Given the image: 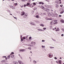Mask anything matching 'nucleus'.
<instances>
[{
    "instance_id": "obj_1",
    "label": "nucleus",
    "mask_w": 64,
    "mask_h": 64,
    "mask_svg": "<svg viewBox=\"0 0 64 64\" xmlns=\"http://www.w3.org/2000/svg\"><path fill=\"white\" fill-rule=\"evenodd\" d=\"M44 10L46 12H49V10L48 8L44 9Z\"/></svg>"
},
{
    "instance_id": "obj_2",
    "label": "nucleus",
    "mask_w": 64,
    "mask_h": 64,
    "mask_svg": "<svg viewBox=\"0 0 64 64\" xmlns=\"http://www.w3.org/2000/svg\"><path fill=\"white\" fill-rule=\"evenodd\" d=\"M13 63L15 64H18V62L16 61H14L13 62Z\"/></svg>"
},
{
    "instance_id": "obj_3",
    "label": "nucleus",
    "mask_w": 64,
    "mask_h": 64,
    "mask_svg": "<svg viewBox=\"0 0 64 64\" xmlns=\"http://www.w3.org/2000/svg\"><path fill=\"white\" fill-rule=\"evenodd\" d=\"M25 14V12H22L21 14V16H23Z\"/></svg>"
},
{
    "instance_id": "obj_4",
    "label": "nucleus",
    "mask_w": 64,
    "mask_h": 64,
    "mask_svg": "<svg viewBox=\"0 0 64 64\" xmlns=\"http://www.w3.org/2000/svg\"><path fill=\"white\" fill-rule=\"evenodd\" d=\"M45 19L46 20H52V19H50L49 18H48L46 17L45 18Z\"/></svg>"
},
{
    "instance_id": "obj_5",
    "label": "nucleus",
    "mask_w": 64,
    "mask_h": 64,
    "mask_svg": "<svg viewBox=\"0 0 64 64\" xmlns=\"http://www.w3.org/2000/svg\"><path fill=\"white\" fill-rule=\"evenodd\" d=\"M18 62H19L20 64H22L23 62L22 61L20 60H18Z\"/></svg>"
},
{
    "instance_id": "obj_6",
    "label": "nucleus",
    "mask_w": 64,
    "mask_h": 64,
    "mask_svg": "<svg viewBox=\"0 0 64 64\" xmlns=\"http://www.w3.org/2000/svg\"><path fill=\"white\" fill-rule=\"evenodd\" d=\"M33 7H34V6L32 4H30V8H32Z\"/></svg>"
},
{
    "instance_id": "obj_7",
    "label": "nucleus",
    "mask_w": 64,
    "mask_h": 64,
    "mask_svg": "<svg viewBox=\"0 0 64 64\" xmlns=\"http://www.w3.org/2000/svg\"><path fill=\"white\" fill-rule=\"evenodd\" d=\"M38 30L39 31H44V30L41 29H38Z\"/></svg>"
},
{
    "instance_id": "obj_8",
    "label": "nucleus",
    "mask_w": 64,
    "mask_h": 64,
    "mask_svg": "<svg viewBox=\"0 0 64 64\" xmlns=\"http://www.w3.org/2000/svg\"><path fill=\"white\" fill-rule=\"evenodd\" d=\"M36 43L35 42H31V44H33V45H35Z\"/></svg>"
},
{
    "instance_id": "obj_9",
    "label": "nucleus",
    "mask_w": 64,
    "mask_h": 64,
    "mask_svg": "<svg viewBox=\"0 0 64 64\" xmlns=\"http://www.w3.org/2000/svg\"><path fill=\"white\" fill-rule=\"evenodd\" d=\"M45 7H46L47 8H50V6H48V5H46L45 6Z\"/></svg>"
},
{
    "instance_id": "obj_10",
    "label": "nucleus",
    "mask_w": 64,
    "mask_h": 64,
    "mask_svg": "<svg viewBox=\"0 0 64 64\" xmlns=\"http://www.w3.org/2000/svg\"><path fill=\"white\" fill-rule=\"evenodd\" d=\"M30 24L32 25H35V23L33 22H30Z\"/></svg>"
},
{
    "instance_id": "obj_11",
    "label": "nucleus",
    "mask_w": 64,
    "mask_h": 64,
    "mask_svg": "<svg viewBox=\"0 0 64 64\" xmlns=\"http://www.w3.org/2000/svg\"><path fill=\"white\" fill-rule=\"evenodd\" d=\"M40 8H42V9H43V10H44L45 8H44V7H43V6H40Z\"/></svg>"
},
{
    "instance_id": "obj_12",
    "label": "nucleus",
    "mask_w": 64,
    "mask_h": 64,
    "mask_svg": "<svg viewBox=\"0 0 64 64\" xmlns=\"http://www.w3.org/2000/svg\"><path fill=\"white\" fill-rule=\"evenodd\" d=\"M32 4V5H33V6H35V5H36V3H35V2H33Z\"/></svg>"
},
{
    "instance_id": "obj_13",
    "label": "nucleus",
    "mask_w": 64,
    "mask_h": 64,
    "mask_svg": "<svg viewBox=\"0 0 64 64\" xmlns=\"http://www.w3.org/2000/svg\"><path fill=\"white\" fill-rule=\"evenodd\" d=\"M51 14H52L51 16H52V17H55V15H54V14H53V13L52 12Z\"/></svg>"
},
{
    "instance_id": "obj_14",
    "label": "nucleus",
    "mask_w": 64,
    "mask_h": 64,
    "mask_svg": "<svg viewBox=\"0 0 64 64\" xmlns=\"http://www.w3.org/2000/svg\"><path fill=\"white\" fill-rule=\"evenodd\" d=\"M33 63H34V64H36L37 63V62L35 60H34L33 61Z\"/></svg>"
},
{
    "instance_id": "obj_15",
    "label": "nucleus",
    "mask_w": 64,
    "mask_h": 64,
    "mask_svg": "<svg viewBox=\"0 0 64 64\" xmlns=\"http://www.w3.org/2000/svg\"><path fill=\"white\" fill-rule=\"evenodd\" d=\"M60 22H62V23H64V20H60Z\"/></svg>"
},
{
    "instance_id": "obj_16",
    "label": "nucleus",
    "mask_w": 64,
    "mask_h": 64,
    "mask_svg": "<svg viewBox=\"0 0 64 64\" xmlns=\"http://www.w3.org/2000/svg\"><path fill=\"white\" fill-rule=\"evenodd\" d=\"M38 3L39 4H42V5H43L44 4V3H43V2H39Z\"/></svg>"
},
{
    "instance_id": "obj_17",
    "label": "nucleus",
    "mask_w": 64,
    "mask_h": 64,
    "mask_svg": "<svg viewBox=\"0 0 64 64\" xmlns=\"http://www.w3.org/2000/svg\"><path fill=\"white\" fill-rule=\"evenodd\" d=\"M48 14L49 16H51V14L49 12H48Z\"/></svg>"
},
{
    "instance_id": "obj_18",
    "label": "nucleus",
    "mask_w": 64,
    "mask_h": 64,
    "mask_svg": "<svg viewBox=\"0 0 64 64\" xmlns=\"http://www.w3.org/2000/svg\"><path fill=\"white\" fill-rule=\"evenodd\" d=\"M40 26H42V27H44V25L43 24H40Z\"/></svg>"
},
{
    "instance_id": "obj_19",
    "label": "nucleus",
    "mask_w": 64,
    "mask_h": 64,
    "mask_svg": "<svg viewBox=\"0 0 64 64\" xmlns=\"http://www.w3.org/2000/svg\"><path fill=\"white\" fill-rule=\"evenodd\" d=\"M54 16H56V17H57L58 16V15L57 14H55Z\"/></svg>"
},
{
    "instance_id": "obj_20",
    "label": "nucleus",
    "mask_w": 64,
    "mask_h": 64,
    "mask_svg": "<svg viewBox=\"0 0 64 64\" xmlns=\"http://www.w3.org/2000/svg\"><path fill=\"white\" fill-rule=\"evenodd\" d=\"M59 31V28H58L56 30V31Z\"/></svg>"
},
{
    "instance_id": "obj_21",
    "label": "nucleus",
    "mask_w": 64,
    "mask_h": 64,
    "mask_svg": "<svg viewBox=\"0 0 64 64\" xmlns=\"http://www.w3.org/2000/svg\"><path fill=\"white\" fill-rule=\"evenodd\" d=\"M24 17L25 18H27V15L25 14L24 16Z\"/></svg>"
},
{
    "instance_id": "obj_22",
    "label": "nucleus",
    "mask_w": 64,
    "mask_h": 64,
    "mask_svg": "<svg viewBox=\"0 0 64 64\" xmlns=\"http://www.w3.org/2000/svg\"><path fill=\"white\" fill-rule=\"evenodd\" d=\"M2 57L3 58H5V59L6 60H7L8 59L6 57V56H3Z\"/></svg>"
},
{
    "instance_id": "obj_23",
    "label": "nucleus",
    "mask_w": 64,
    "mask_h": 64,
    "mask_svg": "<svg viewBox=\"0 0 64 64\" xmlns=\"http://www.w3.org/2000/svg\"><path fill=\"white\" fill-rule=\"evenodd\" d=\"M49 57H50V58H51L52 57V55H51V54H49Z\"/></svg>"
},
{
    "instance_id": "obj_24",
    "label": "nucleus",
    "mask_w": 64,
    "mask_h": 64,
    "mask_svg": "<svg viewBox=\"0 0 64 64\" xmlns=\"http://www.w3.org/2000/svg\"><path fill=\"white\" fill-rule=\"evenodd\" d=\"M10 55H9L8 56V59H10Z\"/></svg>"
},
{
    "instance_id": "obj_25",
    "label": "nucleus",
    "mask_w": 64,
    "mask_h": 64,
    "mask_svg": "<svg viewBox=\"0 0 64 64\" xmlns=\"http://www.w3.org/2000/svg\"><path fill=\"white\" fill-rule=\"evenodd\" d=\"M30 4L28 2L27 3L26 5V6H28V5H30Z\"/></svg>"
},
{
    "instance_id": "obj_26",
    "label": "nucleus",
    "mask_w": 64,
    "mask_h": 64,
    "mask_svg": "<svg viewBox=\"0 0 64 64\" xmlns=\"http://www.w3.org/2000/svg\"><path fill=\"white\" fill-rule=\"evenodd\" d=\"M62 10H63V9L62 8H60L59 10V11H62Z\"/></svg>"
},
{
    "instance_id": "obj_27",
    "label": "nucleus",
    "mask_w": 64,
    "mask_h": 64,
    "mask_svg": "<svg viewBox=\"0 0 64 64\" xmlns=\"http://www.w3.org/2000/svg\"><path fill=\"white\" fill-rule=\"evenodd\" d=\"M39 16L36 15V18H39Z\"/></svg>"
},
{
    "instance_id": "obj_28",
    "label": "nucleus",
    "mask_w": 64,
    "mask_h": 64,
    "mask_svg": "<svg viewBox=\"0 0 64 64\" xmlns=\"http://www.w3.org/2000/svg\"><path fill=\"white\" fill-rule=\"evenodd\" d=\"M64 10H63L62 12H60V14H62V13H64Z\"/></svg>"
},
{
    "instance_id": "obj_29",
    "label": "nucleus",
    "mask_w": 64,
    "mask_h": 64,
    "mask_svg": "<svg viewBox=\"0 0 64 64\" xmlns=\"http://www.w3.org/2000/svg\"><path fill=\"white\" fill-rule=\"evenodd\" d=\"M1 62H5V60H3L1 61Z\"/></svg>"
},
{
    "instance_id": "obj_30",
    "label": "nucleus",
    "mask_w": 64,
    "mask_h": 64,
    "mask_svg": "<svg viewBox=\"0 0 64 64\" xmlns=\"http://www.w3.org/2000/svg\"><path fill=\"white\" fill-rule=\"evenodd\" d=\"M14 4L15 6H17L18 5V3H15V4Z\"/></svg>"
},
{
    "instance_id": "obj_31",
    "label": "nucleus",
    "mask_w": 64,
    "mask_h": 64,
    "mask_svg": "<svg viewBox=\"0 0 64 64\" xmlns=\"http://www.w3.org/2000/svg\"><path fill=\"white\" fill-rule=\"evenodd\" d=\"M59 63H60V64H61V60H59L58 61Z\"/></svg>"
},
{
    "instance_id": "obj_32",
    "label": "nucleus",
    "mask_w": 64,
    "mask_h": 64,
    "mask_svg": "<svg viewBox=\"0 0 64 64\" xmlns=\"http://www.w3.org/2000/svg\"><path fill=\"white\" fill-rule=\"evenodd\" d=\"M53 21L54 22H56L57 21V20H53Z\"/></svg>"
},
{
    "instance_id": "obj_33",
    "label": "nucleus",
    "mask_w": 64,
    "mask_h": 64,
    "mask_svg": "<svg viewBox=\"0 0 64 64\" xmlns=\"http://www.w3.org/2000/svg\"><path fill=\"white\" fill-rule=\"evenodd\" d=\"M14 54V53L13 52H12L10 54V55H12L13 54Z\"/></svg>"
},
{
    "instance_id": "obj_34",
    "label": "nucleus",
    "mask_w": 64,
    "mask_h": 64,
    "mask_svg": "<svg viewBox=\"0 0 64 64\" xmlns=\"http://www.w3.org/2000/svg\"><path fill=\"white\" fill-rule=\"evenodd\" d=\"M58 23L57 22H54V24H57Z\"/></svg>"
},
{
    "instance_id": "obj_35",
    "label": "nucleus",
    "mask_w": 64,
    "mask_h": 64,
    "mask_svg": "<svg viewBox=\"0 0 64 64\" xmlns=\"http://www.w3.org/2000/svg\"><path fill=\"white\" fill-rule=\"evenodd\" d=\"M50 49H53V48H54V47H50Z\"/></svg>"
},
{
    "instance_id": "obj_36",
    "label": "nucleus",
    "mask_w": 64,
    "mask_h": 64,
    "mask_svg": "<svg viewBox=\"0 0 64 64\" xmlns=\"http://www.w3.org/2000/svg\"><path fill=\"white\" fill-rule=\"evenodd\" d=\"M22 52H24V51H25V49H23L22 50Z\"/></svg>"
},
{
    "instance_id": "obj_37",
    "label": "nucleus",
    "mask_w": 64,
    "mask_h": 64,
    "mask_svg": "<svg viewBox=\"0 0 64 64\" xmlns=\"http://www.w3.org/2000/svg\"><path fill=\"white\" fill-rule=\"evenodd\" d=\"M45 41V40H42V42H44Z\"/></svg>"
},
{
    "instance_id": "obj_38",
    "label": "nucleus",
    "mask_w": 64,
    "mask_h": 64,
    "mask_svg": "<svg viewBox=\"0 0 64 64\" xmlns=\"http://www.w3.org/2000/svg\"><path fill=\"white\" fill-rule=\"evenodd\" d=\"M32 38V37H31V36H30L29 38V39L30 40H31V39Z\"/></svg>"
},
{
    "instance_id": "obj_39",
    "label": "nucleus",
    "mask_w": 64,
    "mask_h": 64,
    "mask_svg": "<svg viewBox=\"0 0 64 64\" xmlns=\"http://www.w3.org/2000/svg\"><path fill=\"white\" fill-rule=\"evenodd\" d=\"M14 56V55H12L11 56V57H12V58H13Z\"/></svg>"
},
{
    "instance_id": "obj_40",
    "label": "nucleus",
    "mask_w": 64,
    "mask_h": 64,
    "mask_svg": "<svg viewBox=\"0 0 64 64\" xmlns=\"http://www.w3.org/2000/svg\"><path fill=\"white\" fill-rule=\"evenodd\" d=\"M22 1V2H25V1H26V0H21Z\"/></svg>"
},
{
    "instance_id": "obj_41",
    "label": "nucleus",
    "mask_w": 64,
    "mask_h": 64,
    "mask_svg": "<svg viewBox=\"0 0 64 64\" xmlns=\"http://www.w3.org/2000/svg\"><path fill=\"white\" fill-rule=\"evenodd\" d=\"M26 40H27L28 41H29V39H28V38H26Z\"/></svg>"
},
{
    "instance_id": "obj_42",
    "label": "nucleus",
    "mask_w": 64,
    "mask_h": 64,
    "mask_svg": "<svg viewBox=\"0 0 64 64\" xmlns=\"http://www.w3.org/2000/svg\"><path fill=\"white\" fill-rule=\"evenodd\" d=\"M42 48H45V46H42Z\"/></svg>"
},
{
    "instance_id": "obj_43",
    "label": "nucleus",
    "mask_w": 64,
    "mask_h": 64,
    "mask_svg": "<svg viewBox=\"0 0 64 64\" xmlns=\"http://www.w3.org/2000/svg\"><path fill=\"white\" fill-rule=\"evenodd\" d=\"M36 23H40V22L38 20L36 21Z\"/></svg>"
},
{
    "instance_id": "obj_44",
    "label": "nucleus",
    "mask_w": 64,
    "mask_h": 64,
    "mask_svg": "<svg viewBox=\"0 0 64 64\" xmlns=\"http://www.w3.org/2000/svg\"><path fill=\"white\" fill-rule=\"evenodd\" d=\"M46 1H47V2H49V0H45Z\"/></svg>"
},
{
    "instance_id": "obj_45",
    "label": "nucleus",
    "mask_w": 64,
    "mask_h": 64,
    "mask_svg": "<svg viewBox=\"0 0 64 64\" xmlns=\"http://www.w3.org/2000/svg\"><path fill=\"white\" fill-rule=\"evenodd\" d=\"M50 25H52V22H51L50 23Z\"/></svg>"
},
{
    "instance_id": "obj_46",
    "label": "nucleus",
    "mask_w": 64,
    "mask_h": 64,
    "mask_svg": "<svg viewBox=\"0 0 64 64\" xmlns=\"http://www.w3.org/2000/svg\"><path fill=\"white\" fill-rule=\"evenodd\" d=\"M23 39H22V38H21V41L22 42L23 41Z\"/></svg>"
},
{
    "instance_id": "obj_47",
    "label": "nucleus",
    "mask_w": 64,
    "mask_h": 64,
    "mask_svg": "<svg viewBox=\"0 0 64 64\" xmlns=\"http://www.w3.org/2000/svg\"><path fill=\"white\" fill-rule=\"evenodd\" d=\"M43 29L44 30H46V28H43Z\"/></svg>"
},
{
    "instance_id": "obj_48",
    "label": "nucleus",
    "mask_w": 64,
    "mask_h": 64,
    "mask_svg": "<svg viewBox=\"0 0 64 64\" xmlns=\"http://www.w3.org/2000/svg\"><path fill=\"white\" fill-rule=\"evenodd\" d=\"M28 49H29L30 50H31V48H28Z\"/></svg>"
},
{
    "instance_id": "obj_49",
    "label": "nucleus",
    "mask_w": 64,
    "mask_h": 64,
    "mask_svg": "<svg viewBox=\"0 0 64 64\" xmlns=\"http://www.w3.org/2000/svg\"><path fill=\"white\" fill-rule=\"evenodd\" d=\"M56 7L57 8H58V7H59V6H58V5H56Z\"/></svg>"
},
{
    "instance_id": "obj_50",
    "label": "nucleus",
    "mask_w": 64,
    "mask_h": 64,
    "mask_svg": "<svg viewBox=\"0 0 64 64\" xmlns=\"http://www.w3.org/2000/svg\"><path fill=\"white\" fill-rule=\"evenodd\" d=\"M60 7H62V6H63V5L62 4L61 5H60Z\"/></svg>"
},
{
    "instance_id": "obj_51",
    "label": "nucleus",
    "mask_w": 64,
    "mask_h": 64,
    "mask_svg": "<svg viewBox=\"0 0 64 64\" xmlns=\"http://www.w3.org/2000/svg\"><path fill=\"white\" fill-rule=\"evenodd\" d=\"M10 7H11V8H12V7H13V6H11V5H10L9 6Z\"/></svg>"
},
{
    "instance_id": "obj_52",
    "label": "nucleus",
    "mask_w": 64,
    "mask_h": 64,
    "mask_svg": "<svg viewBox=\"0 0 64 64\" xmlns=\"http://www.w3.org/2000/svg\"><path fill=\"white\" fill-rule=\"evenodd\" d=\"M23 39H26V38H25V37H24L23 38Z\"/></svg>"
},
{
    "instance_id": "obj_53",
    "label": "nucleus",
    "mask_w": 64,
    "mask_h": 64,
    "mask_svg": "<svg viewBox=\"0 0 64 64\" xmlns=\"http://www.w3.org/2000/svg\"><path fill=\"white\" fill-rule=\"evenodd\" d=\"M14 18L15 19H16L17 20V18H16V17H15L14 16Z\"/></svg>"
},
{
    "instance_id": "obj_54",
    "label": "nucleus",
    "mask_w": 64,
    "mask_h": 64,
    "mask_svg": "<svg viewBox=\"0 0 64 64\" xmlns=\"http://www.w3.org/2000/svg\"><path fill=\"white\" fill-rule=\"evenodd\" d=\"M52 40H53V41H56V40H54V39H52Z\"/></svg>"
},
{
    "instance_id": "obj_55",
    "label": "nucleus",
    "mask_w": 64,
    "mask_h": 64,
    "mask_svg": "<svg viewBox=\"0 0 64 64\" xmlns=\"http://www.w3.org/2000/svg\"><path fill=\"white\" fill-rule=\"evenodd\" d=\"M26 6H27L26 5V4H24V7H26Z\"/></svg>"
},
{
    "instance_id": "obj_56",
    "label": "nucleus",
    "mask_w": 64,
    "mask_h": 64,
    "mask_svg": "<svg viewBox=\"0 0 64 64\" xmlns=\"http://www.w3.org/2000/svg\"><path fill=\"white\" fill-rule=\"evenodd\" d=\"M59 2V1H58V0H57L56 1V3H57V2Z\"/></svg>"
},
{
    "instance_id": "obj_57",
    "label": "nucleus",
    "mask_w": 64,
    "mask_h": 64,
    "mask_svg": "<svg viewBox=\"0 0 64 64\" xmlns=\"http://www.w3.org/2000/svg\"><path fill=\"white\" fill-rule=\"evenodd\" d=\"M20 7H23V5H21Z\"/></svg>"
},
{
    "instance_id": "obj_58",
    "label": "nucleus",
    "mask_w": 64,
    "mask_h": 64,
    "mask_svg": "<svg viewBox=\"0 0 64 64\" xmlns=\"http://www.w3.org/2000/svg\"><path fill=\"white\" fill-rule=\"evenodd\" d=\"M64 36V34H62L61 35V36Z\"/></svg>"
},
{
    "instance_id": "obj_59",
    "label": "nucleus",
    "mask_w": 64,
    "mask_h": 64,
    "mask_svg": "<svg viewBox=\"0 0 64 64\" xmlns=\"http://www.w3.org/2000/svg\"><path fill=\"white\" fill-rule=\"evenodd\" d=\"M20 52H22V50H20Z\"/></svg>"
},
{
    "instance_id": "obj_60",
    "label": "nucleus",
    "mask_w": 64,
    "mask_h": 64,
    "mask_svg": "<svg viewBox=\"0 0 64 64\" xmlns=\"http://www.w3.org/2000/svg\"><path fill=\"white\" fill-rule=\"evenodd\" d=\"M54 58L55 59H57V58H56V57H54Z\"/></svg>"
},
{
    "instance_id": "obj_61",
    "label": "nucleus",
    "mask_w": 64,
    "mask_h": 64,
    "mask_svg": "<svg viewBox=\"0 0 64 64\" xmlns=\"http://www.w3.org/2000/svg\"><path fill=\"white\" fill-rule=\"evenodd\" d=\"M11 1L13 2H14V1H15V0H11Z\"/></svg>"
},
{
    "instance_id": "obj_62",
    "label": "nucleus",
    "mask_w": 64,
    "mask_h": 64,
    "mask_svg": "<svg viewBox=\"0 0 64 64\" xmlns=\"http://www.w3.org/2000/svg\"><path fill=\"white\" fill-rule=\"evenodd\" d=\"M62 16H61V15H59V17H61Z\"/></svg>"
},
{
    "instance_id": "obj_63",
    "label": "nucleus",
    "mask_w": 64,
    "mask_h": 64,
    "mask_svg": "<svg viewBox=\"0 0 64 64\" xmlns=\"http://www.w3.org/2000/svg\"><path fill=\"white\" fill-rule=\"evenodd\" d=\"M62 31H63V32H64V29H62Z\"/></svg>"
},
{
    "instance_id": "obj_64",
    "label": "nucleus",
    "mask_w": 64,
    "mask_h": 64,
    "mask_svg": "<svg viewBox=\"0 0 64 64\" xmlns=\"http://www.w3.org/2000/svg\"><path fill=\"white\" fill-rule=\"evenodd\" d=\"M56 63H58V61H56Z\"/></svg>"
}]
</instances>
